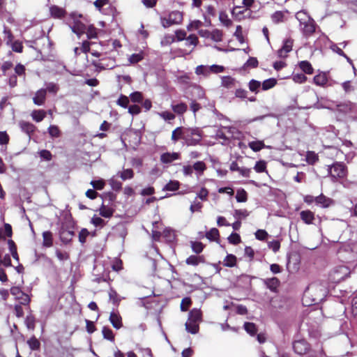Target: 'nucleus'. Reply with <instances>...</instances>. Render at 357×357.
<instances>
[{
	"label": "nucleus",
	"instance_id": "27",
	"mask_svg": "<svg viewBox=\"0 0 357 357\" xmlns=\"http://www.w3.org/2000/svg\"><path fill=\"white\" fill-rule=\"evenodd\" d=\"M185 262L188 265L195 266L200 263H204V257L203 256L190 255L186 259Z\"/></svg>",
	"mask_w": 357,
	"mask_h": 357
},
{
	"label": "nucleus",
	"instance_id": "5",
	"mask_svg": "<svg viewBox=\"0 0 357 357\" xmlns=\"http://www.w3.org/2000/svg\"><path fill=\"white\" fill-rule=\"evenodd\" d=\"M59 236L63 243L66 244L72 241L73 238L75 236V224L73 221L66 219L62 222L59 231Z\"/></svg>",
	"mask_w": 357,
	"mask_h": 357
},
{
	"label": "nucleus",
	"instance_id": "61",
	"mask_svg": "<svg viewBox=\"0 0 357 357\" xmlns=\"http://www.w3.org/2000/svg\"><path fill=\"white\" fill-rule=\"evenodd\" d=\"M292 79L295 82L302 84L305 82L307 78L303 73H296L293 75Z\"/></svg>",
	"mask_w": 357,
	"mask_h": 357
},
{
	"label": "nucleus",
	"instance_id": "13",
	"mask_svg": "<svg viewBox=\"0 0 357 357\" xmlns=\"http://www.w3.org/2000/svg\"><path fill=\"white\" fill-rule=\"evenodd\" d=\"M315 22L312 18L300 24L301 30L305 36H310L315 32Z\"/></svg>",
	"mask_w": 357,
	"mask_h": 357
},
{
	"label": "nucleus",
	"instance_id": "25",
	"mask_svg": "<svg viewBox=\"0 0 357 357\" xmlns=\"http://www.w3.org/2000/svg\"><path fill=\"white\" fill-rule=\"evenodd\" d=\"M236 83V79L231 76H223L221 77V86L227 89L235 87Z\"/></svg>",
	"mask_w": 357,
	"mask_h": 357
},
{
	"label": "nucleus",
	"instance_id": "18",
	"mask_svg": "<svg viewBox=\"0 0 357 357\" xmlns=\"http://www.w3.org/2000/svg\"><path fill=\"white\" fill-rule=\"evenodd\" d=\"M109 321L116 329H119L122 327V319L118 312L112 311L110 313Z\"/></svg>",
	"mask_w": 357,
	"mask_h": 357
},
{
	"label": "nucleus",
	"instance_id": "16",
	"mask_svg": "<svg viewBox=\"0 0 357 357\" xmlns=\"http://www.w3.org/2000/svg\"><path fill=\"white\" fill-rule=\"evenodd\" d=\"M289 12L287 10L276 11L271 15V20L273 23L278 24L284 22L287 20Z\"/></svg>",
	"mask_w": 357,
	"mask_h": 357
},
{
	"label": "nucleus",
	"instance_id": "24",
	"mask_svg": "<svg viewBox=\"0 0 357 357\" xmlns=\"http://www.w3.org/2000/svg\"><path fill=\"white\" fill-rule=\"evenodd\" d=\"M301 219L307 225L312 224L314 219V214L310 210L302 211L300 213Z\"/></svg>",
	"mask_w": 357,
	"mask_h": 357
},
{
	"label": "nucleus",
	"instance_id": "35",
	"mask_svg": "<svg viewBox=\"0 0 357 357\" xmlns=\"http://www.w3.org/2000/svg\"><path fill=\"white\" fill-rule=\"evenodd\" d=\"M185 45L186 46H193L192 49L190 51L191 52L194 47L197 46L199 43V40L197 36L195 34H190L189 36L185 38Z\"/></svg>",
	"mask_w": 357,
	"mask_h": 357
},
{
	"label": "nucleus",
	"instance_id": "10",
	"mask_svg": "<svg viewBox=\"0 0 357 357\" xmlns=\"http://www.w3.org/2000/svg\"><path fill=\"white\" fill-rule=\"evenodd\" d=\"M183 13L178 10L171 12L167 17H161V24L164 28L174 24H179L183 21Z\"/></svg>",
	"mask_w": 357,
	"mask_h": 357
},
{
	"label": "nucleus",
	"instance_id": "4",
	"mask_svg": "<svg viewBox=\"0 0 357 357\" xmlns=\"http://www.w3.org/2000/svg\"><path fill=\"white\" fill-rule=\"evenodd\" d=\"M203 135L198 128H185L183 132V144L190 146H197L200 144Z\"/></svg>",
	"mask_w": 357,
	"mask_h": 357
},
{
	"label": "nucleus",
	"instance_id": "26",
	"mask_svg": "<svg viewBox=\"0 0 357 357\" xmlns=\"http://www.w3.org/2000/svg\"><path fill=\"white\" fill-rule=\"evenodd\" d=\"M43 245L45 248H50L53 245V235L50 231L43 233Z\"/></svg>",
	"mask_w": 357,
	"mask_h": 357
},
{
	"label": "nucleus",
	"instance_id": "33",
	"mask_svg": "<svg viewBox=\"0 0 357 357\" xmlns=\"http://www.w3.org/2000/svg\"><path fill=\"white\" fill-rule=\"evenodd\" d=\"M36 321L35 317L31 314L27 315L24 320L26 328L31 331H34L36 328Z\"/></svg>",
	"mask_w": 357,
	"mask_h": 357
},
{
	"label": "nucleus",
	"instance_id": "7",
	"mask_svg": "<svg viewBox=\"0 0 357 357\" xmlns=\"http://www.w3.org/2000/svg\"><path fill=\"white\" fill-rule=\"evenodd\" d=\"M328 172L333 178H345L348 176V169L342 162H335L328 166Z\"/></svg>",
	"mask_w": 357,
	"mask_h": 357
},
{
	"label": "nucleus",
	"instance_id": "53",
	"mask_svg": "<svg viewBox=\"0 0 357 357\" xmlns=\"http://www.w3.org/2000/svg\"><path fill=\"white\" fill-rule=\"evenodd\" d=\"M116 104L123 108H127L129 104V98L123 94H121L116 101Z\"/></svg>",
	"mask_w": 357,
	"mask_h": 357
},
{
	"label": "nucleus",
	"instance_id": "42",
	"mask_svg": "<svg viewBox=\"0 0 357 357\" xmlns=\"http://www.w3.org/2000/svg\"><path fill=\"white\" fill-rule=\"evenodd\" d=\"M74 52L75 54H79L80 52H84L86 54L89 52V41L87 40H83L82 47H75Z\"/></svg>",
	"mask_w": 357,
	"mask_h": 357
},
{
	"label": "nucleus",
	"instance_id": "9",
	"mask_svg": "<svg viewBox=\"0 0 357 357\" xmlns=\"http://www.w3.org/2000/svg\"><path fill=\"white\" fill-rule=\"evenodd\" d=\"M351 271L349 268L344 265L335 267L330 274V280L335 283H338L347 278Z\"/></svg>",
	"mask_w": 357,
	"mask_h": 357
},
{
	"label": "nucleus",
	"instance_id": "36",
	"mask_svg": "<svg viewBox=\"0 0 357 357\" xmlns=\"http://www.w3.org/2000/svg\"><path fill=\"white\" fill-rule=\"evenodd\" d=\"M114 210L108 206L102 204L100 208V215L105 218H109L113 215Z\"/></svg>",
	"mask_w": 357,
	"mask_h": 357
},
{
	"label": "nucleus",
	"instance_id": "46",
	"mask_svg": "<svg viewBox=\"0 0 357 357\" xmlns=\"http://www.w3.org/2000/svg\"><path fill=\"white\" fill-rule=\"evenodd\" d=\"M244 329L250 335L253 336L257 333L256 325L251 322H245L244 324Z\"/></svg>",
	"mask_w": 357,
	"mask_h": 357
},
{
	"label": "nucleus",
	"instance_id": "31",
	"mask_svg": "<svg viewBox=\"0 0 357 357\" xmlns=\"http://www.w3.org/2000/svg\"><path fill=\"white\" fill-rule=\"evenodd\" d=\"M27 344L30 349L33 351H37L40 349V341L36 338L35 335L31 336L28 340H27Z\"/></svg>",
	"mask_w": 357,
	"mask_h": 357
},
{
	"label": "nucleus",
	"instance_id": "14",
	"mask_svg": "<svg viewBox=\"0 0 357 357\" xmlns=\"http://www.w3.org/2000/svg\"><path fill=\"white\" fill-rule=\"evenodd\" d=\"M294 40L291 38L285 39L280 49L278 50V55L280 58H285L288 53L292 50Z\"/></svg>",
	"mask_w": 357,
	"mask_h": 357
},
{
	"label": "nucleus",
	"instance_id": "51",
	"mask_svg": "<svg viewBox=\"0 0 357 357\" xmlns=\"http://www.w3.org/2000/svg\"><path fill=\"white\" fill-rule=\"evenodd\" d=\"M248 11H249V10L247 8H241V6H236L232 9L231 13L233 15L238 17L239 20H241V15H243L245 13H247Z\"/></svg>",
	"mask_w": 357,
	"mask_h": 357
},
{
	"label": "nucleus",
	"instance_id": "2",
	"mask_svg": "<svg viewBox=\"0 0 357 357\" xmlns=\"http://www.w3.org/2000/svg\"><path fill=\"white\" fill-rule=\"evenodd\" d=\"M102 258V256L98 255L96 256L94 259L93 274L95 278L93 279V280L98 283L100 282H106L108 278L109 264L105 263Z\"/></svg>",
	"mask_w": 357,
	"mask_h": 357
},
{
	"label": "nucleus",
	"instance_id": "44",
	"mask_svg": "<svg viewBox=\"0 0 357 357\" xmlns=\"http://www.w3.org/2000/svg\"><path fill=\"white\" fill-rule=\"evenodd\" d=\"M195 73L197 75L208 76L211 74L209 66L203 65L198 66L195 69Z\"/></svg>",
	"mask_w": 357,
	"mask_h": 357
},
{
	"label": "nucleus",
	"instance_id": "6",
	"mask_svg": "<svg viewBox=\"0 0 357 357\" xmlns=\"http://www.w3.org/2000/svg\"><path fill=\"white\" fill-rule=\"evenodd\" d=\"M206 169V164L203 161H197L193 165H184L183 172L185 176H202Z\"/></svg>",
	"mask_w": 357,
	"mask_h": 357
},
{
	"label": "nucleus",
	"instance_id": "28",
	"mask_svg": "<svg viewBox=\"0 0 357 357\" xmlns=\"http://www.w3.org/2000/svg\"><path fill=\"white\" fill-rule=\"evenodd\" d=\"M8 245L13 258L17 261H19L20 257L17 252V248L14 241H13L12 239H8Z\"/></svg>",
	"mask_w": 357,
	"mask_h": 357
},
{
	"label": "nucleus",
	"instance_id": "19",
	"mask_svg": "<svg viewBox=\"0 0 357 357\" xmlns=\"http://www.w3.org/2000/svg\"><path fill=\"white\" fill-rule=\"evenodd\" d=\"M263 282L273 292H276L280 285V280L275 277L264 279Z\"/></svg>",
	"mask_w": 357,
	"mask_h": 357
},
{
	"label": "nucleus",
	"instance_id": "45",
	"mask_svg": "<svg viewBox=\"0 0 357 357\" xmlns=\"http://www.w3.org/2000/svg\"><path fill=\"white\" fill-rule=\"evenodd\" d=\"M261 86V83L259 81L255 79H251L248 84L249 89L255 93L259 92Z\"/></svg>",
	"mask_w": 357,
	"mask_h": 357
},
{
	"label": "nucleus",
	"instance_id": "8",
	"mask_svg": "<svg viewBox=\"0 0 357 357\" xmlns=\"http://www.w3.org/2000/svg\"><path fill=\"white\" fill-rule=\"evenodd\" d=\"M73 20V24L69 25L70 28L79 38L82 35L86 34L87 39H89V27H87L80 20L76 17L75 14L71 15Z\"/></svg>",
	"mask_w": 357,
	"mask_h": 357
},
{
	"label": "nucleus",
	"instance_id": "54",
	"mask_svg": "<svg viewBox=\"0 0 357 357\" xmlns=\"http://www.w3.org/2000/svg\"><path fill=\"white\" fill-rule=\"evenodd\" d=\"M191 248L194 252L196 254H199L204 249V245L201 242L194 241L191 242Z\"/></svg>",
	"mask_w": 357,
	"mask_h": 357
},
{
	"label": "nucleus",
	"instance_id": "49",
	"mask_svg": "<svg viewBox=\"0 0 357 357\" xmlns=\"http://www.w3.org/2000/svg\"><path fill=\"white\" fill-rule=\"evenodd\" d=\"M219 19L220 22L226 26H230L232 24V22L229 19L227 14L225 12H220L219 15Z\"/></svg>",
	"mask_w": 357,
	"mask_h": 357
},
{
	"label": "nucleus",
	"instance_id": "58",
	"mask_svg": "<svg viewBox=\"0 0 357 357\" xmlns=\"http://www.w3.org/2000/svg\"><path fill=\"white\" fill-rule=\"evenodd\" d=\"M342 87L346 93H351L354 91L355 88L351 81H346L342 83Z\"/></svg>",
	"mask_w": 357,
	"mask_h": 357
},
{
	"label": "nucleus",
	"instance_id": "38",
	"mask_svg": "<svg viewBox=\"0 0 357 357\" xmlns=\"http://www.w3.org/2000/svg\"><path fill=\"white\" fill-rule=\"evenodd\" d=\"M236 264V257L235 255L229 254L223 261V264L227 267H234Z\"/></svg>",
	"mask_w": 357,
	"mask_h": 357
},
{
	"label": "nucleus",
	"instance_id": "40",
	"mask_svg": "<svg viewBox=\"0 0 357 357\" xmlns=\"http://www.w3.org/2000/svg\"><path fill=\"white\" fill-rule=\"evenodd\" d=\"M305 157L306 161L310 165H314L319 160V156L314 151H307Z\"/></svg>",
	"mask_w": 357,
	"mask_h": 357
},
{
	"label": "nucleus",
	"instance_id": "34",
	"mask_svg": "<svg viewBox=\"0 0 357 357\" xmlns=\"http://www.w3.org/2000/svg\"><path fill=\"white\" fill-rule=\"evenodd\" d=\"M248 146L255 152L261 151L266 147L263 141H252L248 143Z\"/></svg>",
	"mask_w": 357,
	"mask_h": 357
},
{
	"label": "nucleus",
	"instance_id": "39",
	"mask_svg": "<svg viewBox=\"0 0 357 357\" xmlns=\"http://www.w3.org/2000/svg\"><path fill=\"white\" fill-rule=\"evenodd\" d=\"M277 84V80L275 78H269L264 80L261 84V87L264 91L268 90L274 87Z\"/></svg>",
	"mask_w": 357,
	"mask_h": 357
},
{
	"label": "nucleus",
	"instance_id": "59",
	"mask_svg": "<svg viewBox=\"0 0 357 357\" xmlns=\"http://www.w3.org/2000/svg\"><path fill=\"white\" fill-rule=\"evenodd\" d=\"M236 199L238 202H244L247 200V193L246 192L241 189L238 190L236 195Z\"/></svg>",
	"mask_w": 357,
	"mask_h": 357
},
{
	"label": "nucleus",
	"instance_id": "52",
	"mask_svg": "<svg viewBox=\"0 0 357 357\" xmlns=\"http://www.w3.org/2000/svg\"><path fill=\"white\" fill-rule=\"evenodd\" d=\"M130 98L132 102H142L143 101V95L139 91H135L130 95Z\"/></svg>",
	"mask_w": 357,
	"mask_h": 357
},
{
	"label": "nucleus",
	"instance_id": "43",
	"mask_svg": "<svg viewBox=\"0 0 357 357\" xmlns=\"http://www.w3.org/2000/svg\"><path fill=\"white\" fill-rule=\"evenodd\" d=\"M206 237L210 241H217L219 238V231L216 228H212L206 233Z\"/></svg>",
	"mask_w": 357,
	"mask_h": 357
},
{
	"label": "nucleus",
	"instance_id": "11",
	"mask_svg": "<svg viewBox=\"0 0 357 357\" xmlns=\"http://www.w3.org/2000/svg\"><path fill=\"white\" fill-rule=\"evenodd\" d=\"M10 294L15 297V299L21 305L28 306L31 303V297L21 289L19 287H12L10 288Z\"/></svg>",
	"mask_w": 357,
	"mask_h": 357
},
{
	"label": "nucleus",
	"instance_id": "55",
	"mask_svg": "<svg viewBox=\"0 0 357 357\" xmlns=\"http://www.w3.org/2000/svg\"><path fill=\"white\" fill-rule=\"evenodd\" d=\"M102 333L104 338H105L108 340H110V341L114 340V337L113 335V332H112V329H110L109 328L103 327L102 330Z\"/></svg>",
	"mask_w": 357,
	"mask_h": 357
},
{
	"label": "nucleus",
	"instance_id": "29",
	"mask_svg": "<svg viewBox=\"0 0 357 357\" xmlns=\"http://www.w3.org/2000/svg\"><path fill=\"white\" fill-rule=\"evenodd\" d=\"M298 66L301 70L307 75H312L314 73V69L311 63L307 61H302L299 62Z\"/></svg>",
	"mask_w": 357,
	"mask_h": 357
},
{
	"label": "nucleus",
	"instance_id": "12",
	"mask_svg": "<svg viewBox=\"0 0 357 357\" xmlns=\"http://www.w3.org/2000/svg\"><path fill=\"white\" fill-rule=\"evenodd\" d=\"M313 81L316 85L319 86H325L326 85L332 86L333 84H337L335 81L329 80L327 76V73L325 72H321L315 75L313 78Z\"/></svg>",
	"mask_w": 357,
	"mask_h": 357
},
{
	"label": "nucleus",
	"instance_id": "20",
	"mask_svg": "<svg viewBox=\"0 0 357 357\" xmlns=\"http://www.w3.org/2000/svg\"><path fill=\"white\" fill-rule=\"evenodd\" d=\"M46 98V90L45 89H40L38 90L33 98V103L36 105H43Z\"/></svg>",
	"mask_w": 357,
	"mask_h": 357
},
{
	"label": "nucleus",
	"instance_id": "47",
	"mask_svg": "<svg viewBox=\"0 0 357 357\" xmlns=\"http://www.w3.org/2000/svg\"><path fill=\"white\" fill-rule=\"evenodd\" d=\"M210 38L215 42L222 40V32L219 29H214L211 31Z\"/></svg>",
	"mask_w": 357,
	"mask_h": 357
},
{
	"label": "nucleus",
	"instance_id": "3",
	"mask_svg": "<svg viewBox=\"0 0 357 357\" xmlns=\"http://www.w3.org/2000/svg\"><path fill=\"white\" fill-rule=\"evenodd\" d=\"M202 321V313L200 309L193 308L188 314L185 330L191 334H197L199 330V323Z\"/></svg>",
	"mask_w": 357,
	"mask_h": 357
},
{
	"label": "nucleus",
	"instance_id": "32",
	"mask_svg": "<svg viewBox=\"0 0 357 357\" xmlns=\"http://www.w3.org/2000/svg\"><path fill=\"white\" fill-rule=\"evenodd\" d=\"M20 126L22 130L28 135L32 134L36 129V127L33 124L26 121L20 122Z\"/></svg>",
	"mask_w": 357,
	"mask_h": 357
},
{
	"label": "nucleus",
	"instance_id": "15",
	"mask_svg": "<svg viewBox=\"0 0 357 357\" xmlns=\"http://www.w3.org/2000/svg\"><path fill=\"white\" fill-rule=\"evenodd\" d=\"M293 349L295 353L299 355H303L309 349V344L305 340H295L293 342Z\"/></svg>",
	"mask_w": 357,
	"mask_h": 357
},
{
	"label": "nucleus",
	"instance_id": "23",
	"mask_svg": "<svg viewBox=\"0 0 357 357\" xmlns=\"http://www.w3.org/2000/svg\"><path fill=\"white\" fill-rule=\"evenodd\" d=\"M171 108L173 112L178 115H183L188 109V105L185 102H178V103H172L171 105Z\"/></svg>",
	"mask_w": 357,
	"mask_h": 357
},
{
	"label": "nucleus",
	"instance_id": "21",
	"mask_svg": "<svg viewBox=\"0 0 357 357\" xmlns=\"http://www.w3.org/2000/svg\"><path fill=\"white\" fill-rule=\"evenodd\" d=\"M50 12L51 16L54 18H62L66 14V12L64 8H61L57 6H55V5L52 6L50 8Z\"/></svg>",
	"mask_w": 357,
	"mask_h": 357
},
{
	"label": "nucleus",
	"instance_id": "1",
	"mask_svg": "<svg viewBox=\"0 0 357 357\" xmlns=\"http://www.w3.org/2000/svg\"><path fill=\"white\" fill-rule=\"evenodd\" d=\"M328 292L326 282H314L305 289L302 302L305 306L317 305L324 301Z\"/></svg>",
	"mask_w": 357,
	"mask_h": 357
},
{
	"label": "nucleus",
	"instance_id": "22",
	"mask_svg": "<svg viewBox=\"0 0 357 357\" xmlns=\"http://www.w3.org/2000/svg\"><path fill=\"white\" fill-rule=\"evenodd\" d=\"M315 202L317 205H320L323 208H327L333 203V201L321 194L315 197Z\"/></svg>",
	"mask_w": 357,
	"mask_h": 357
},
{
	"label": "nucleus",
	"instance_id": "56",
	"mask_svg": "<svg viewBox=\"0 0 357 357\" xmlns=\"http://www.w3.org/2000/svg\"><path fill=\"white\" fill-rule=\"evenodd\" d=\"M227 239L229 243L233 245H237L241 242V236L237 233H231Z\"/></svg>",
	"mask_w": 357,
	"mask_h": 357
},
{
	"label": "nucleus",
	"instance_id": "64",
	"mask_svg": "<svg viewBox=\"0 0 357 357\" xmlns=\"http://www.w3.org/2000/svg\"><path fill=\"white\" fill-rule=\"evenodd\" d=\"M249 213L245 209H239L234 211V216L237 219L245 218L248 216Z\"/></svg>",
	"mask_w": 357,
	"mask_h": 357
},
{
	"label": "nucleus",
	"instance_id": "37",
	"mask_svg": "<svg viewBox=\"0 0 357 357\" xmlns=\"http://www.w3.org/2000/svg\"><path fill=\"white\" fill-rule=\"evenodd\" d=\"M45 116L46 112L42 109L33 110L31 113L32 119L36 122L42 121Z\"/></svg>",
	"mask_w": 357,
	"mask_h": 357
},
{
	"label": "nucleus",
	"instance_id": "48",
	"mask_svg": "<svg viewBox=\"0 0 357 357\" xmlns=\"http://www.w3.org/2000/svg\"><path fill=\"white\" fill-rule=\"evenodd\" d=\"M91 223L94 225L95 227L100 229L103 227L106 222L101 218L94 215L93 217L91 219Z\"/></svg>",
	"mask_w": 357,
	"mask_h": 357
},
{
	"label": "nucleus",
	"instance_id": "62",
	"mask_svg": "<svg viewBox=\"0 0 357 357\" xmlns=\"http://www.w3.org/2000/svg\"><path fill=\"white\" fill-rule=\"evenodd\" d=\"M158 115L165 121H172L175 119V115L173 113L168 111L159 112Z\"/></svg>",
	"mask_w": 357,
	"mask_h": 357
},
{
	"label": "nucleus",
	"instance_id": "57",
	"mask_svg": "<svg viewBox=\"0 0 357 357\" xmlns=\"http://www.w3.org/2000/svg\"><path fill=\"white\" fill-rule=\"evenodd\" d=\"M266 169V162L264 160H259L256 162L254 169L257 172H265Z\"/></svg>",
	"mask_w": 357,
	"mask_h": 357
},
{
	"label": "nucleus",
	"instance_id": "30",
	"mask_svg": "<svg viewBox=\"0 0 357 357\" xmlns=\"http://www.w3.org/2000/svg\"><path fill=\"white\" fill-rule=\"evenodd\" d=\"M184 131V127H178L172 131L171 139L174 142H177L178 140H183V132Z\"/></svg>",
	"mask_w": 357,
	"mask_h": 357
},
{
	"label": "nucleus",
	"instance_id": "50",
	"mask_svg": "<svg viewBox=\"0 0 357 357\" xmlns=\"http://www.w3.org/2000/svg\"><path fill=\"white\" fill-rule=\"evenodd\" d=\"M296 18L299 21L300 24H301L305 22V21H309L311 17L306 12L299 11L296 13Z\"/></svg>",
	"mask_w": 357,
	"mask_h": 357
},
{
	"label": "nucleus",
	"instance_id": "41",
	"mask_svg": "<svg viewBox=\"0 0 357 357\" xmlns=\"http://www.w3.org/2000/svg\"><path fill=\"white\" fill-rule=\"evenodd\" d=\"M178 186L179 183L178 181L169 180V182L164 186L163 190L175 191L178 189Z\"/></svg>",
	"mask_w": 357,
	"mask_h": 357
},
{
	"label": "nucleus",
	"instance_id": "63",
	"mask_svg": "<svg viewBox=\"0 0 357 357\" xmlns=\"http://www.w3.org/2000/svg\"><path fill=\"white\" fill-rule=\"evenodd\" d=\"M255 238L259 241H264L268 236L267 231L264 229H258L255 234Z\"/></svg>",
	"mask_w": 357,
	"mask_h": 357
},
{
	"label": "nucleus",
	"instance_id": "17",
	"mask_svg": "<svg viewBox=\"0 0 357 357\" xmlns=\"http://www.w3.org/2000/svg\"><path fill=\"white\" fill-rule=\"evenodd\" d=\"M180 154L178 153H164L160 155V161L164 164H169L174 160L179 159Z\"/></svg>",
	"mask_w": 357,
	"mask_h": 357
},
{
	"label": "nucleus",
	"instance_id": "60",
	"mask_svg": "<svg viewBox=\"0 0 357 357\" xmlns=\"http://www.w3.org/2000/svg\"><path fill=\"white\" fill-rule=\"evenodd\" d=\"M268 247L275 253L278 252L280 248V243L278 240H273L268 242Z\"/></svg>",
	"mask_w": 357,
	"mask_h": 357
}]
</instances>
